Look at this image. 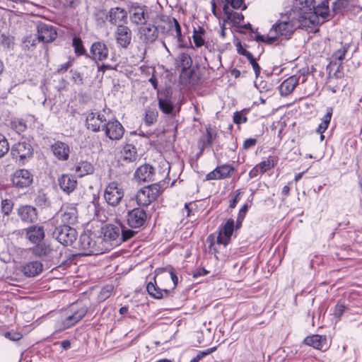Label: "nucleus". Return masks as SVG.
<instances>
[{"mask_svg":"<svg viewBox=\"0 0 362 362\" xmlns=\"http://www.w3.org/2000/svg\"><path fill=\"white\" fill-rule=\"evenodd\" d=\"M344 310L345 306L343 304L338 303L334 307V315L337 317H340L343 315Z\"/></svg>","mask_w":362,"mask_h":362,"instance_id":"55","label":"nucleus"},{"mask_svg":"<svg viewBox=\"0 0 362 362\" xmlns=\"http://www.w3.org/2000/svg\"><path fill=\"white\" fill-rule=\"evenodd\" d=\"M115 35L117 43L122 48H127L131 44L132 33L129 27L119 25Z\"/></svg>","mask_w":362,"mask_h":362,"instance_id":"11","label":"nucleus"},{"mask_svg":"<svg viewBox=\"0 0 362 362\" xmlns=\"http://www.w3.org/2000/svg\"><path fill=\"white\" fill-rule=\"evenodd\" d=\"M192 64V59L191 57L185 52L180 53L175 59V66L177 69H181L182 70L191 68Z\"/></svg>","mask_w":362,"mask_h":362,"instance_id":"35","label":"nucleus"},{"mask_svg":"<svg viewBox=\"0 0 362 362\" xmlns=\"http://www.w3.org/2000/svg\"><path fill=\"white\" fill-rule=\"evenodd\" d=\"M300 76L293 75L282 82L280 86V92L283 95H288L293 92L299 83Z\"/></svg>","mask_w":362,"mask_h":362,"instance_id":"25","label":"nucleus"},{"mask_svg":"<svg viewBox=\"0 0 362 362\" xmlns=\"http://www.w3.org/2000/svg\"><path fill=\"white\" fill-rule=\"evenodd\" d=\"M165 23V25H158V29L159 28L162 33H164L166 29V32H173L175 30V36L177 39L180 47H184V45L181 44L182 42V35L181 33V27L178 23V21L174 18H167L166 20L163 21Z\"/></svg>","mask_w":362,"mask_h":362,"instance_id":"12","label":"nucleus"},{"mask_svg":"<svg viewBox=\"0 0 362 362\" xmlns=\"http://www.w3.org/2000/svg\"><path fill=\"white\" fill-rule=\"evenodd\" d=\"M59 185L64 192L69 194L76 187L77 182L71 175H63L59 178Z\"/></svg>","mask_w":362,"mask_h":362,"instance_id":"27","label":"nucleus"},{"mask_svg":"<svg viewBox=\"0 0 362 362\" xmlns=\"http://www.w3.org/2000/svg\"><path fill=\"white\" fill-rule=\"evenodd\" d=\"M221 179H224L231 176L234 168L230 165H223L217 167Z\"/></svg>","mask_w":362,"mask_h":362,"instance_id":"46","label":"nucleus"},{"mask_svg":"<svg viewBox=\"0 0 362 362\" xmlns=\"http://www.w3.org/2000/svg\"><path fill=\"white\" fill-rule=\"evenodd\" d=\"M349 5V0H337L332 4L334 16L341 13Z\"/></svg>","mask_w":362,"mask_h":362,"instance_id":"43","label":"nucleus"},{"mask_svg":"<svg viewBox=\"0 0 362 362\" xmlns=\"http://www.w3.org/2000/svg\"><path fill=\"white\" fill-rule=\"evenodd\" d=\"M156 281V277H154ZM159 281L161 287H159L156 284V281L154 283L150 281L146 285V290L148 294L154 298L160 299L165 296H168L170 294V291L165 286Z\"/></svg>","mask_w":362,"mask_h":362,"instance_id":"20","label":"nucleus"},{"mask_svg":"<svg viewBox=\"0 0 362 362\" xmlns=\"http://www.w3.org/2000/svg\"><path fill=\"white\" fill-rule=\"evenodd\" d=\"M127 13L126 11L119 7H115L109 11V21L114 25L124 21L127 19Z\"/></svg>","mask_w":362,"mask_h":362,"instance_id":"31","label":"nucleus"},{"mask_svg":"<svg viewBox=\"0 0 362 362\" xmlns=\"http://www.w3.org/2000/svg\"><path fill=\"white\" fill-rule=\"evenodd\" d=\"M102 242L101 238L94 240L91 235L85 233L80 236L79 247L86 252V255H98L103 252V248L99 245Z\"/></svg>","mask_w":362,"mask_h":362,"instance_id":"5","label":"nucleus"},{"mask_svg":"<svg viewBox=\"0 0 362 362\" xmlns=\"http://www.w3.org/2000/svg\"><path fill=\"white\" fill-rule=\"evenodd\" d=\"M4 336L6 339H8L9 340L13 341H16L20 340L22 338V337H23L21 333H20L18 332H16L14 330L6 332L4 334Z\"/></svg>","mask_w":362,"mask_h":362,"instance_id":"51","label":"nucleus"},{"mask_svg":"<svg viewBox=\"0 0 362 362\" xmlns=\"http://www.w3.org/2000/svg\"><path fill=\"white\" fill-rule=\"evenodd\" d=\"M88 308L79 303L74 304L70 310V313L66 315L57 322L56 327L62 331L66 329L80 321L87 313Z\"/></svg>","mask_w":362,"mask_h":362,"instance_id":"1","label":"nucleus"},{"mask_svg":"<svg viewBox=\"0 0 362 362\" xmlns=\"http://www.w3.org/2000/svg\"><path fill=\"white\" fill-rule=\"evenodd\" d=\"M257 144V139L253 138L247 139L245 141L243 144V147L245 148H250L251 147H253Z\"/></svg>","mask_w":362,"mask_h":362,"instance_id":"59","label":"nucleus"},{"mask_svg":"<svg viewBox=\"0 0 362 362\" xmlns=\"http://www.w3.org/2000/svg\"><path fill=\"white\" fill-rule=\"evenodd\" d=\"M247 121V118L243 117L239 112H235L233 115V122L236 124H240L243 122H245Z\"/></svg>","mask_w":362,"mask_h":362,"instance_id":"58","label":"nucleus"},{"mask_svg":"<svg viewBox=\"0 0 362 362\" xmlns=\"http://www.w3.org/2000/svg\"><path fill=\"white\" fill-rule=\"evenodd\" d=\"M349 48V45L347 44L341 45V47L336 50L331 56L330 64H338V69H339L341 66L342 61L344 59Z\"/></svg>","mask_w":362,"mask_h":362,"instance_id":"33","label":"nucleus"},{"mask_svg":"<svg viewBox=\"0 0 362 362\" xmlns=\"http://www.w3.org/2000/svg\"><path fill=\"white\" fill-rule=\"evenodd\" d=\"M26 237L33 243L40 242L45 237L43 227L38 226L29 227L26 230Z\"/></svg>","mask_w":362,"mask_h":362,"instance_id":"26","label":"nucleus"},{"mask_svg":"<svg viewBox=\"0 0 362 362\" xmlns=\"http://www.w3.org/2000/svg\"><path fill=\"white\" fill-rule=\"evenodd\" d=\"M11 128L18 134L24 132L26 129L25 123L21 119L13 120V122H11Z\"/></svg>","mask_w":362,"mask_h":362,"instance_id":"50","label":"nucleus"},{"mask_svg":"<svg viewBox=\"0 0 362 362\" xmlns=\"http://www.w3.org/2000/svg\"><path fill=\"white\" fill-rule=\"evenodd\" d=\"M33 253L37 257H49L52 253L50 245L46 243L38 244L33 249Z\"/></svg>","mask_w":362,"mask_h":362,"instance_id":"39","label":"nucleus"},{"mask_svg":"<svg viewBox=\"0 0 362 362\" xmlns=\"http://www.w3.org/2000/svg\"><path fill=\"white\" fill-rule=\"evenodd\" d=\"M223 11L227 19L230 20L233 24H239L244 19L241 13L233 11L227 4L223 5Z\"/></svg>","mask_w":362,"mask_h":362,"instance_id":"36","label":"nucleus"},{"mask_svg":"<svg viewBox=\"0 0 362 362\" xmlns=\"http://www.w3.org/2000/svg\"><path fill=\"white\" fill-rule=\"evenodd\" d=\"M86 122L88 129L97 132L102 129V125L106 123V118L102 114L90 112L88 115Z\"/></svg>","mask_w":362,"mask_h":362,"instance_id":"17","label":"nucleus"},{"mask_svg":"<svg viewBox=\"0 0 362 362\" xmlns=\"http://www.w3.org/2000/svg\"><path fill=\"white\" fill-rule=\"evenodd\" d=\"M220 179H221V177H220L219 173L218 171L217 168H215L213 171L209 173L206 175V180H220Z\"/></svg>","mask_w":362,"mask_h":362,"instance_id":"56","label":"nucleus"},{"mask_svg":"<svg viewBox=\"0 0 362 362\" xmlns=\"http://www.w3.org/2000/svg\"><path fill=\"white\" fill-rule=\"evenodd\" d=\"M11 44V40L7 35L0 33V46L10 48Z\"/></svg>","mask_w":362,"mask_h":362,"instance_id":"53","label":"nucleus"},{"mask_svg":"<svg viewBox=\"0 0 362 362\" xmlns=\"http://www.w3.org/2000/svg\"><path fill=\"white\" fill-rule=\"evenodd\" d=\"M180 78L182 83L185 84L195 85L199 80L196 71L191 68H187L181 70Z\"/></svg>","mask_w":362,"mask_h":362,"instance_id":"32","label":"nucleus"},{"mask_svg":"<svg viewBox=\"0 0 362 362\" xmlns=\"http://www.w3.org/2000/svg\"><path fill=\"white\" fill-rule=\"evenodd\" d=\"M332 107H327L326 115L322 117V121L329 124L332 115Z\"/></svg>","mask_w":362,"mask_h":362,"instance_id":"60","label":"nucleus"},{"mask_svg":"<svg viewBox=\"0 0 362 362\" xmlns=\"http://www.w3.org/2000/svg\"><path fill=\"white\" fill-rule=\"evenodd\" d=\"M18 215L23 222L30 223L37 221V209L30 205L21 206L18 209Z\"/></svg>","mask_w":362,"mask_h":362,"instance_id":"22","label":"nucleus"},{"mask_svg":"<svg viewBox=\"0 0 362 362\" xmlns=\"http://www.w3.org/2000/svg\"><path fill=\"white\" fill-rule=\"evenodd\" d=\"M129 13L132 22L136 25L144 24L148 18L146 7L133 4L129 6Z\"/></svg>","mask_w":362,"mask_h":362,"instance_id":"9","label":"nucleus"},{"mask_svg":"<svg viewBox=\"0 0 362 362\" xmlns=\"http://www.w3.org/2000/svg\"><path fill=\"white\" fill-rule=\"evenodd\" d=\"M52 236L62 245H70L76 240L77 232L69 226L59 225L55 228Z\"/></svg>","mask_w":362,"mask_h":362,"instance_id":"4","label":"nucleus"},{"mask_svg":"<svg viewBox=\"0 0 362 362\" xmlns=\"http://www.w3.org/2000/svg\"><path fill=\"white\" fill-rule=\"evenodd\" d=\"M208 273H209L208 271H206L205 269L199 268L194 272L193 276L196 278L198 276H204V275L207 274Z\"/></svg>","mask_w":362,"mask_h":362,"instance_id":"63","label":"nucleus"},{"mask_svg":"<svg viewBox=\"0 0 362 362\" xmlns=\"http://www.w3.org/2000/svg\"><path fill=\"white\" fill-rule=\"evenodd\" d=\"M278 38V35L275 34V35H267L265 36L264 42L268 45H272L274 43Z\"/></svg>","mask_w":362,"mask_h":362,"instance_id":"62","label":"nucleus"},{"mask_svg":"<svg viewBox=\"0 0 362 362\" xmlns=\"http://www.w3.org/2000/svg\"><path fill=\"white\" fill-rule=\"evenodd\" d=\"M9 150V144L6 137L0 134V158H2Z\"/></svg>","mask_w":362,"mask_h":362,"instance_id":"49","label":"nucleus"},{"mask_svg":"<svg viewBox=\"0 0 362 362\" xmlns=\"http://www.w3.org/2000/svg\"><path fill=\"white\" fill-rule=\"evenodd\" d=\"M154 175V168L151 165L144 164L136 169L134 178L138 182H151L153 180Z\"/></svg>","mask_w":362,"mask_h":362,"instance_id":"19","label":"nucleus"},{"mask_svg":"<svg viewBox=\"0 0 362 362\" xmlns=\"http://www.w3.org/2000/svg\"><path fill=\"white\" fill-rule=\"evenodd\" d=\"M33 180V175L26 169L16 170L12 177L13 184L18 188H25L30 186Z\"/></svg>","mask_w":362,"mask_h":362,"instance_id":"8","label":"nucleus"},{"mask_svg":"<svg viewBox=\"0 0 362 362\" xmlns=\"http://www.w3.org/2000/svg\"><path fill=\"white\" fill-rule=\"evenodd\" d=\"M71 65L70 62H67L60 66V68L57 70V72L59 74H62L65 72Z\"/></svg>","mask_w":362,"mask_h":362,"instance_id":"64","label":"nucleus"},{"mask_svg":"<svg viewBox=\"0 0 362 362\" xmlns=\"http://www.w3.org/2000/svg\"><path fill=\"white\" fill-rule=\"evenodd\" d=\"M74 47L75 53L78 55H83L85 54L86 50L83 46L82 40L81 38L74 37L72 42Z\"/></svg>","mask_w":362,"mask_h":362,"instance_id":"47","label":"nucleus"},{"mask_svg":"<svg viewBox=\"0 0 362 362\" xmlns=\"http://www.w3.org/2000/svg\"><path fill=\"white\" fill-rule=\"evenodd\" d=\"M233 230L234 221L232 218H229L219 229V233L217 237V243L226 245L230 240Z\"/></svg>","mask_w":362,"mask_h":362,"instance_id":"18","label":"nucleus"},{"mask_svg":"<svg viewBox=\"0 0 362 362\" xmlns=\"http://www.w3.org/2000/svg\"><path fill=\"white\" fill-rule=\"evenodd\" d=\"M57 37V32L49 25L42 23L37 25V38L40 42L48 43Z\"/></svg>","mask_w":362,"mask_h":362,"instance_id":"16","label":"nucleus"},{"mask_svg":"<svg viewBox=\"0 0 362 362\" xmlns=\"http://www.w3.org/2000/svg\"><path fill=\"white\" fill-rule=\"evenodd\" d=\"M11 153L13 157L23 160L32 156L33 148L27 141H22L15 144L11 147Z\"/></svg>","mask_w":362,"mask_h":362,"instance_id":"10","label":"nucleus"},{"mask_svg":"<svg viewBox=\"0 0 362 362\" xmlns=\"http://www.w3.org/2000/svg\"><path fill=\"white\" fill-rule=\"evenodd\" d=\"M293 25L291 21H282L275 23L269 31V34L273 33L279 36H283L286 38H289L293 32Z\"/></svg>","mask_w":362,"mask_h":362,"instance_id":"13","label":"nucleus"},{"mask_svg":"<svg viewBox=\"0 0 362 362\" xmlns=\"http://www.w3.org/2000/svg\"><path fill=\"white\" fill-rule=\"evenodd\" d=\"M72 79L77 85H82L83 83V78L80 73L74 71L72 74Z\"/></svg>","mask_w":362,"mask_h":362,"instance_id":"57","label":"nucleus"},{"mask_svg":"<svg viewBox=\"0 0 362 362\" xmlns=\"http://www.w3.org/2000/svg\"><path fill=\"white\" fill-rule=\"evenodd\" d=\"M246 54L247 55V59L250 62V64L255 72V74L257 76L260 73L261 68L259 66V64L257 63V62H256L255 59L254 58L253 55L252 54V53L246 52Z\"/></svg>","mask_w":362,"mask_h":362,"instance_id":"52","label":"nucleus"},{"mask_svg":"<svg viewBox=\"0 0 362 362\" xmlns=\"http://www.w3.org/2000/svg\"><path fill=\"white\" fill-rule=\"evenodd\" d=\"M139 230L136 228H128L124 226H120V238L122 242H126L134 238L139 232Z\"/></svg>","mask_w":362,"mask_h":362,"instance_id":"40","label":"nucleus"},{"mask_svg":"<svg viewBox=\"0 0 362 362\" xmlns=\"http://www.w3.org/2000/svg\"><path fill=\"white\" fill-rule=\"evenodd\" d=\"M74 170L78 176L83 177L93 173V167L89 162L81 161L75 165Z\"/></svg>","mask_w":362,"mask_h":362,"instance_id":"37","label":"nucleus"},{"mask_svg":"<svg viewBox=\"0 0 362 362\" xmlns=\"http://www.w3.org/2000/svg\"><path fill=\"white\" fill-rule=\"evenodd\" d=\"M147 220L146 211L140 207L128 211L126 215L127 224L132 228L140 230Z\"/></svg>","mask_w":362,"mask_h":362,"instance_id":"6","label":"nucleus"},{"mask_svg":"<svg viewBox=\"0 0 362 362\" xmlns=\"http://www.w3.org/2000/svg\"><path fill=\"white\" fill-rule=\"evenodd\" d=\"M204 30L202 28H199L198 30H194L193 33V41L196 47H200L205 44V41L202 37L204 34Z\"/></svg>","mask_w":362,"mask_h":362,"instance_id":"41","label":"nucleus"},{"mask_svg":"<svg viewBox=\"0 0 362 362\" xmlns=\"http://www.w3.org/2000/svg\"><path fill=\"white\" fill-rule=\"evenodd\" d=\"M160 186L151 185L141 189L136 194V201L140 206H147L157 199L160 194Z\"/></svg>","mask_w":362,"mask_h":362,"instance_id":"2","label":"nucleus"},{"mask_svg":"<svg viewBox=\"0 0 362 362\" xmlns=\"http://www.w3.org/2000/svg\"><path fill=\"white\" fill-rule=\"evenodd\" d=\"M58 216L61 219L62 225L74 224L77 221L78 212L75 206L70 205L63 206L59 212Z\"/></svg>","mask_w":362,"mask_h":362,"instance_id":"15","label":"nucleus"},{"mask_svg":"<svg viewBox=\"0 0 362 362\" xmlns=\"http://www.w3.org/2000/svg\"><path fill=\"white\" fill-rule=\"evenodd\" d=\"M158 117V112L155 109H147L144 122L147 126H150L156 122Z\"/></svg>","mask_w":362,"mask_h":362,"instance_id":"45","label":"nucleus"},{"mask_svg":"<svg viewBox=\"0 0 362 362\" xmlns=\"http://www.w3.org/2000/svg\"><path fill=\"white\" fill-rule=\"evenodd\" d=\"M120 238V227L110 226L104 232V240H117Z\"/></svg>","mask_w":362,"mask_h":362,"instance_id":"38","label":"nucleus"},{"mask_svg":"<svg viewBox=\"0 0 362 362\" xmlns=\"http://www.w3.org/2000/svg\"><path fill=\"white\" fill-rule=\"evenodd\" d=\"M304 342L305 344L319 350L325 349L327 347L326 337L318 334L307 337L304 339Z\"/></svg>","mask_w":362,"mask_h":362,"instance_id":"28","label":"nucleus"},{"mask_svg":"<svg viewBox=\"0 0 362 362\" xmlns=\"http://www.w3.org/2000/svg\"><path fill=\"white\" fill-rule=\"evenodd\" d=\"M157 276L158 278V281L165 280L171 284L173 285V289H174L177 284L178 278L172 269H170L168 274H165L161 276L157 275Z\"/></svg>","mask_w":362,"mask_h":362,"instance_id":"42","label":"nucleus"},{"mask_svg":"<svg viewBox=\"0 0 362 362\" xmlns=\"http://www.w3.org/2000/svg\"><path fill=\"white\" fill-rule=\"evenodd\" d=\"M43 270V265L40 262L33 261L26 263L23 269L22 272L27 277H34L40 274Z\"/></svg>","mask_w":362,"mask_h":362,"instance_id":"24","label":"nucleus"},{"mask_svg":"<svg viewBox=\"0 0 362 362\" xmlns=\"http://www.w3.org/2000/svg\"><path fill=\"white\" fill-rule=\"evenodd\" d=\"M52 151L54 155L60 160H66L70 153V148L68 144L57 141L52 145Z\"/></svg>","mask_w":362,"mask_h":362,"instance_id":"23","label":"nucleus"},{"mask_svg":"<svg viewBox=\"0 0 362 362\" xmlns=\"http://www.w3.org/2000/svg\"><path fill=\"white\" fill-rule=\"evenodd\" d=\"M247 211V205L245 204L239 211L238 213V222L242 223L243 220L244 219L245 214Z\"/></svg>","mask_w":362,"mask_h":362,"instance_id":"61","label":"nucleus"},{"mask_svg":"<svg viewBox=\"0 0 362 362\" xmlns=\"http://www.w3.org/2000/svg\"><path fill=\"white\" fill-rule=\"evenodd\" d=\"M158 107L164 114L170 115L172 116L176 115L173 103L170 98L166 95L163 97L158 96Z\"/></svg>","mask_w":362,"mask_h":362,"instance_id":"29","label":"nucleus"},{"mask_svg":"<svg viewBox=\"0 0 362 362\" xmlns=\"http://www.w3.org/2000/svg\"><path fill=\"white\" fill-rule=\"evenodd\" d=\"M257 165L259 168L260 173L262 174L274 167V159L273 157L269 156V158H267V160L262 161Z\"/></svg>","mask_w":362,"mask_h":362,"instance_id":"44","label":"nucleus"},{"mask_svg":"<svg viewBox=\"0 0 362 362\" xmlns=\"http://www.w3.org/2000/svg\"><path fill=\"white\" fill-rule=\"evenodd\" d=\"M123 160L132 163L136 160L138 155L136 148L132 144H126L122 151Z\"/></svg>","mask_w":362,"mask_h":362,"instance_id":"34","label":"nucleus"},{"mask_svg":"<svg viewBox=\"0 0 362 362\" xmlns=\"http://www.w3.org/2000/svg\"><path fill=\"white\" fill-rule=\"evenodd\" d=\"M91 58L95 61H103L109 54L107 45L100 41L94 42L90 47Z\"/></svg>","mask_w":362,"mask_h":362,"instance_id":"21","label":"nucleus"},{"mask_svg":"<svg viewBox=\"0 0 362 362\" xmlns=\"http://www.w3.org/2000/svg\"><path fill=\"white\" fill-rule=\"evenodd\" d=\"M139 33L140 40L145 44L153 43L158 36V28L151 24L141 27Z\"/></svg>","mask_w":362,"mask_h":362,"instance_id":"14","label":"nucleus"},{"mask_svg":"<svg viewBox=\"0 0 362 362\" xmlns=\"http://www.w3.org/2000/svg\"><path fill=\"white\" fill-rule=\"evenodd\" d=\"M314 11L317 17L322 18V22L334 16L332 11H329V2L327 0L323 1L320 4L315 7Z\"/></svg>","mask_w":362,"mask_h":362,"instance_id":"30","label":"nucleus"},{"mask_svg":"<svg viewBox=\"0 0 362 362\" xmlns=\"http://www.w3.org/2000/svg\"><path fill=\"white\" fill-rule=\"evenodd\" d=\"M225 4L231 6L234 9H238L241 7L243 4V0H223Z\"/></svg>","mask_w":362,"mask_h":362,"instance_id":"54","label":"nucleus"},{"mask_svg":"<svg viewBox=\"0 0 362 362\" xmlns=\"http://www.w3.org/2000/svg\"><path fill=\"white\" fill-rule=\"evenodd\" d=\"M13 203L11 199H3L1 201V212L4 215H8L12 211Z\"/></svg>","mask_w":362,"mask_h":362,"instance_id":"48","label":"nucleus"},{"mask_svg":"<svg viewBox=\"0 0 362 362\" xmlns=\"http://www.w3.org/2000/svg\"><path fill=\"white\" fill-rule=\"evenodd\" d=\"M124 195V192L122 187L117 182H110L105 189L104 199L110 206H117L121 202Z\"/></svg>","mask_w":362,"mask_h":362,"instance_id":"3","label":"nucleus"},{"mask_svg":"<svg viewBox=\"0 0 362 362\" xmlns=\"http://www.w3.org/2000/svg\"><path fill=\"white\" fill-rule=\"evenodd\" d=\"M102 130H104L105 135L111 140L120 139L124 133V129L117 120H111L102 125Z\"/></svg>","mask_w":362,"mask_h":362,"instance_id":"7","label":"nucleus"}]
</instances>
